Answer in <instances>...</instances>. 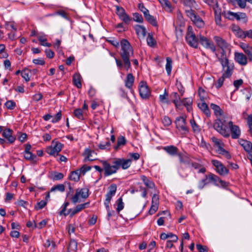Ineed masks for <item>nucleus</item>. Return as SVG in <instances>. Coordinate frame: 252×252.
Here are the masks:
<instances>
[{"mask_svg": "<svg viewBox=\"0 0 252 252\" xmlns=\"http://www.w3.org/2000/svg\"><path fill=\"white\" fill-rule=\"evenodd\" d=\"M210 107L214 111V113L217 117L221 115L222 111L219 106L214 103H211L210 104Z\"/></svg>", "mask_w": 252, "mask_h": 252, "instance_id": "36", "label": "nucleus"}, {"mask_svg": "<svg viewBox=\"0 0 252 252\" xmlns=\"http://www.w3.org/2000/svg\"><path fill=\"white\" fill-rule=\"evenodd\" d=\"M219 61L220 63V64L222 67V69L224 68L225 67H227L228 66H230V65L234 64V63H231L229 61L228 58L220 60Z\"/></svg>", "mask_w": 252, "mask_h": 252, "instance_id": "52", "label": "nucleus"}, {"mask_svg": "<svg viewBox=\"0 0 252 252\" xmlns=\"http://www.w3.org/2000/svg\"><path fill=\"white\" fill-rule=\"evenodd\" d=\"M162 149L171 156H177L179 153L178 148L173 145L163 147Z\"/></svg>", "mask_w": 252, "mask_h": 252, "instance_id": "19", "label": "nucleus"}, {"mask_svg": "<svg viewBox=\"0 0 252 252\" xmlns=\"http://www.w3.org/2000/svg\"><path fill=\"white\" fill-rule=\"evenodd\" d=\"M184 3L187 7L189 8V9L193 10V8H196V3L193 0H184Z\"/></svg>", "mask_w": 252, "mask_h": 252, "instance_id": "46", "label": "nucleus"}, {"mask_svg": "<svg viewBox=\"0 0 252 252\" xmlns=\"http://www.w3.org/2000/svg\"><path fill=\"white\" fill-rule=\"evenodd\" d=\"M13 130L10 128H5L2 131V136L4 137L9 143H13L16 138L13 135Z\"/></svg>", "mask_w": 252, "mask_h": 252, "instance_id": "17", "label": "nucleus"}, {"mask_svg": "<svg viewBox=\"0 0 252 252\" xmlns=\"http://www.w3.org/2000/svg\"><path fill=\"white\" fill-rule=\"evenodd\" d=\"M119 17L126 24H128L130 21V17L126 13H125L124 14H123Z\"/></svg>", "mask_w": 252, "mask_h": 252, "instance_id": "64", "label": "nucleus"}, {"mask_svg": "<svg viewBox=\"0 0 252 252\" xmlns=\"http://www.w3.org/2000/svg\"><path fill=\"white\" fill-rule=\"evenodd\" d=\"M247 124L249 126L248 132L252 137V114L249 115L248 116Z\"/></svg>", "mask_w": 252, "mask_h": 252, "instance_id": "57", "label": "nucleus"}, {"mask_svg": "<svg viewBox=\"0 0 252 252\" xmlns=\"http://www.w3.org/2000/svg\"><path fill=\"white\" fill-rule=\"evenodd\" d=\"M80 173L79 170L71 172L69 176V180L74 182H78L80 179Z\"/></svg>", "mask_w": 252, "mask_h": 252, "instance_id": "40", "label": "nucleus"}, {"mask_svg": "<svg viewBox=\"0 0 252 252\" xmlns=\"http://www.w3.org/2000/svg\"><path fill=\"white\" fill-rule=\"evenodd\" d=\"M134 81V77L132 75V73H128L126 77V79L125 81V86L128 89H130V91L132 92V87L133 85Z\"/></svg>", "mask_w": 252, "mask_h": 252, "instance_id": "21", "label": "nucleus"}, {"mask_svg": "<svg viewBox=\"0 0 252 252\" xmlns=\"http://www.w3.org/2000/svg\"><path fill=\"white\" fill-rule=\"evenodd\" d=\"M166 63L165 65V68L168 75H170L172 67V61L170 57H167L166 58Z\"/></svg>", "mask_w": 252, "mask_h": 252, "instance_id": "44", "label": "nucleus"}, {"mask_svg": "<svg viewBox=\"0 0 252 252\" xmlns=\"http://www.w3.org/2000/svg\"><path fill=\"white\" fill-rule=\"evenodd\" d=\"M145 19L153 26L157 27L158 26L157 21L153 16L150 14L148 15V17Z\"/></svg>", "mask_w": 252, "mask_h": 252, "instance_id": "54", "label": "nucleus"}, {"mask_svg": "<svg viewBox=\"0 0 252 252\" xmlns=\"http://www.w3.org/2000/svg\"><path fill=\"white\" fill-rule=\"evenodd\" d=\"M63 147V145L61 143L53 140L51 145L46 148V152L50 156L56 157L59 155Z\"/></svg>", "mask_w": 252, "mask_h": 252, "instance_id": "6", "label": "nucleus"}, {"mask_svg": "<svg viewBox=\"0 0 252 252\" xmlns=\"http://www.w3.org/2000/svg\"><path fill=\"white\" fill-rule=\"evenodd\" d=\"M171 97L173 98V102L177 107H178L182 105L180 97L177 93L174 92L172 93Z\"/></svg>", "mask_w": 252, "mask_h": 252, "instance_id": "31", "label": "nucleus"}, {"mask_svg": "<svg viewBox=\"0 0 252 252\" xmlns=\"http://www.w3.org/2000/svg\"><path fill=\"white\" fill-rule=\"evenodd\" d=\"M165 11L168 12L172 11V7L169 1L168 0H158Z\"/></svg>", "mask_w": 252, "mask_h": 252, "instance_id": "27", "label": "nucleus"}, {"mask_svg": "<svg viewBox=\"0 0 252 252\" xmlns=\"http://www.w3.org/2000/svg\"><path fill=\"white\" fill-rule=\"evenodd\" d=\"M89 189L87 188L76 189L75 194L71 198L72 202L75 204L80 202L81 199L87 198L89 196Z\"/></svg>", "mask_w": 252, "mask_h": 252, "instance_id": "3", "label": "nucleus"}, {"mask_svg": "<svg viewBox=\"0 0 252 252\" xmlns=\"http://www.w3.org/2000/svg\"><path fill=\"white\" fill-rule=\"evenodd\" d=\"M227 125L228 123H227L225 120L219 118L215 121L213 127L220 134L227 138L230 135Z\"/></svg>", "mask_w": 252, "mask_h": 252, "instance_id": "2", "label": "nucleus"}, {"mask_svg": "<svg viewBox=\"0 0 252 252\" xmlns=\"http://www.w3.org/2000/svg\"><path fill=\"white\" fill-rule=\"evenodd\" d=\"M74 115L75 117L80 120H84V116L82 110L80 108H77L74 110Z\"/></svg>", "mask_w": 252, "mask_h": 252, "instance_id": "48", "label": "nucleus"}, {"mask_svg": "<svg viewBox=\"0 0 252 252\" xmlns=\"http://www.w3.org/2000/svg\"><path fill=\"white\" fill-rule=\"evenodd\" d=\"M38 39L40 41V45L46 47H50L52 44L50 43L46 42L47 40L45 35H38L37 36Z\"/></svg>", "mask_w": 252, "mask_h": 252, "instance_id": "42", "label": "nucleus"}, {"mask_svg": "<svg viewBox=\"0 0 252 252\" xmlns=\"http://www.w3.org/2000/svg\"><path fill=\"white\" fill-rule=\"evenodd\" d=\"M22 77L26 80V81H29L30 80L29 71L28 70H24L21 72Z\"/></svg>", "mask_w": 252, "mask_h": 252, "instance_id": "61", "label": "nucleus"}, {"mask_svg": "<svg viewBox=\"0 0 252 252\" xmlns=\"http://www.w3.org/2000/svg\"><path fill=\"white\" fill-rule=\"evenodd\" d=\"M134 30L136 34L138 36L141 35L142 37H145L146 36L147 31L146 29L144 26L142 25H136L134 26Z\"/></svg>", "mask_w": 252, "mask_h": 252, "instance_id": "24", "label": "nucleus"}, {"mask_svg": "<svg viewBox=\"0 0 252 252\" xmlns=\"http://www.w3.org/2000/svg\"><path fill=\"white\" fill-rule=\"evenodd\" d=\"M234 68V64L230 66H228L227 67H225L224 68H222V74L224 77H226V78L230 77L233 74Z\"/></svg>", "mask_w": 252, "mask_h": 252, "instance_id": "26", "label": "nucleus"}, {"mask_svg": "<svg viewBox=\"0 0 252 252\" xmlns=\"http://www.w3.org/2000/svg\"><path fill=\"white\" fill-rule=\"evenodd\" d=\"M126 140L125 137L123 136H120L118 138L117 140V144L114 147V149L116 150H118L119 147L121 146H124L126 145Z\"/></svg>", "mask_w": 252, "mask_h": 252, "instance_id": "39", "label": "nucleus"}, {"mask_svg": "<svg viewBox=\"0 0 252 252\" xmlns=\"http://www.w3.org/2000/svg\"><path fill=\"white\" fill-rule=\"evenodd\" d=\"M101 162L103 167L104 175L106 177L117 173L119 170L116 163H115V160L113 161V165H111L106 160H101Z\"/></svg>", "mask_w": 252, "mask_h": 252, "instance_id": "4", "label": "nucleus"}, {"mask_svg": "<svg viewBox=\"0 0 252 252\" xmlns=\"http://www.w3.org/2000/svg\"><path fill=\"white\" fill-rule=\"evenodd\" d=\"M133 19L135 21L139 23H142L143 22V18L140 14L135 13L133 14Z\"/></svg>", "mask_w": 252, "mask_h": 252, "instance_id": "62", "label": "nucleus"}, {"mask_svg": "<svg viewBox=\"0 0 252 252\" xmlns=\"http://www.w3.org/2000/svg\"><path fill=\"white\" fill-rule=\"evenodd\" d=\"M59 190L61 192H63L65 190V187L63 184H58L53 187L50 190V191H54Z\"/></svg>", "mask_w": 252, "mask_h": 252, "instance_id": "53", "label": "nucleus"}, {"mask_svg": "<svg viewBox=\"0 0 252 252\" xmlns=\"http://www.w3.org/2000/svg\"><path fill=\"white\" fill-rule=\"evenodd\" d=\"M121 51L120 55L124 61V68L128 70L131 67L130 58L133 55V50L129 42L123 39L121 41Z\"/></svg>", "mask_w": 252, "mask_h": 252, "instance_id": "1", "label": "nucleus"}, {"mask_svg": "<svg viewBox=\"0 0 252 252\" xmlns=\"http://www.w3.org/2000/svg\"><path fill=\"white\" fill-rule=\"evenodd\" d=\"M227 1L233 5L237 4L241 8H245L246 7V0H226Z\"/></svg>", "mask_w": 252, "mask_h": 252, "instance_id": "28", "label": "nucleus"}, {"mask_svg": "<svg viewBox=\"0 0 252 252\" xmlns=\"http://www.w3.org/2000/svg\"><path fill=\"white\" fill-rule=\"evenodd\" d=\"M230 131L231 137L233 139H238L241 135V130L238 126L234 125L232 121L228 122Z\"/></svg>", "mask_w": 252, "mask_h": 252, "instance_id": "14", "label": "nucleus"}, {"mask_svg": "<svg viewBox=\"0 0 252 252\" xmlns=\"http://www.w3.org/2000/svg\"><path fill=\"white\" fill-rule=\"evenodd\" d=\"M196 248L199 252H208V247L201 244H197Z\"/></svg>", "mask_w": 252, "mask_h": 252, "instance_id": "63", "label": "nucleus"}, {"mask_svg": "<svg viewBox=\"0 0 252 252\" xmlns=\"http://www.w3.org/2000/svg\"><path fill=\"white\" fill-rule=\"evenodd\" d=\"M186 41L188 43L194 48L198 47V38L194 33H187L186 36Z\"/></svg>", "mask_w": 252, "mask_h": 252, "instance_id": "15", "label": "nucleus"}, {"mask_svg": "<svg viewBox=\"0 0 252 252\" xmlns=\"http://www.w3.org/2000/svg\"><path fill=\"white\" fill-rule=\"evenodd\" d=\"M89 203H90L89 202H86L84 204L77 205L74 208V209L77 211V212L78 213V212H80L81 211H82L83 209L86 208L87 207V206L89 204Z\"/></svg>", "mask_w": 252, "mask_h": 252, "instance_id": "60", "label": "nucleus"}, {"mask_svg": "<svg viewBox=\"0 0 252 252\" xmlns=\"http://www.w3.org/2000/svg\"><path fill=\"white\" fill-rule=\"evenodd\" d=\"M205 3L212 7L214 10L216 8H219L218 3L217 0H203Z\"/></svg>", "mask_w": 252, "mask_h": 252, "instance_id": "47", "label": "nucleus"}, {"mask_svg": "<svg viewBox=\"0 0 252 252\" xmlns=\"http://www.w3.org/2000/svg\"><path fill=\"white\" fill-rule=\"evenodd\" d=\"M115 163H116L119 169L121 167L123 169L125 170L130 166L131 159L118 158L115 159Z\"/></svg>", "mask_w": 252, "mask_h": 252, "instance_id": "13", "label": "nucleus"}, {"mask_svg": "<svg viewBox=\"0 0 252 252\" xmlns=\"http://www.w3.org/2000/svg\"><path fill=\"white\" fill-rule=\"evenodd\" d=\"M5 106L9 110H13L16 106V103L13 100H8L5 103Z\"/></svg>", "mask_w": 252, "mask_h": 252, "instance_id": "58", "label": "nucleus"}, {"mask_svg": "<svg viewBox=\"0 0 252 252\" xmlns=\"http://www.w3.org/2000/svg\"><path fill=\"white\" fill-rule=\"evenodd\" d=\"M25 158L32 162H36L37 156L33 154L32 152H24Z\"/></svg>", "mask_w": 252, "mask_h": 252, "instance_id": "35", "label": "nucleus"}, {"mask_svg": "<svg viewBox=\"0 0 252 252\" xmlns=\"http://www.w3.org/2000/svg\"><path fill=\"white\" fill-rule=\"evenodd\" d=\"M222 15L226 19L230 20H234V12L231 11H224L222 12Z\"/></svg>", "mask_w": 252, "mask_h": 252, "instance_id": "49", "label": "nucleus"}, {"mask_svg": "<svg viewBox=\"0 0 252 252\" xmlns=\"http://www.w3.org/2000/svg\"><path fill=\"white\" fill-rule=\"evenodd\" d=\"M209 183L210 182L209 181V177H208V175H206L205 176V178L199 182L198 188L200 189H202L206 185Z\"/></svg>", "mask_w": 252, "mask_h": 252, "instance_id": "51", "label": "nucleus"}, {"mask_svg": "<svg viewBox=\"0 0 252 252\" xmlns=\"http://www.w3.org/2000/svg\"><path fill=\"white\" fill-rule=\"evenodd\" d=\"M212 164L215 167L217 172L221 176H225L229 173V170L220 161L212 160Z\"/></svg>", "mask_w": 252, "mask_h": 252, "instance_id": "8", "label": "nucleus"}, {"mask_svg": "<svg viewBox=\"0 0 252 252\" xmlns=\"http://www.w3.org/2000/svg\"><path fill=\"white\" fill-rule=\"evenodd\" d=\"M139 92L141 98L147 99L149 98L151 92L145 81H141L139 85Z\"/></svg>", "mask_w": 252, "mask_h": 252, "instance_id": "10", "label": "nucleus"}, {"mask_svg": "<svg viewBox=\"0 0 252 252\" xmlns=\"http://www.w3.org/2000/svg\"><path fill=\"white\" fill-rule=\"evenodd\" d=\"M147 42L148 45L151 47H154L157 45V41L154 39L153 34L150 33L148 34Z\"/></svg>", "mask_w": 252, "mask_h": 252, "instance_id": "41", "label": "nucleus"}, {"mask_svg": "<svg viewBox=\"0 0 252 252\" xmlns=\"http://www.w3.org/2000/svg\"><path fill=\"white\" fill-rule=\"evenodd\" d=\"M225 78H227L226 77H224L222 74V76L217 81V83L216 84V87L218 89L220 88L222 86Z\"/></svg>", "mask_w": 252, "mask_h": 252, "instance_id": "59", "label": "nucleus"}, {"mask_svg": "<svg viewBox=\"0 0 252 252\" xmlns=\"http://www.w3.org/2000/svg\"><path fill=\"white\" fill-rule=\"evenodd\" d=\"M182 104L187 107V111L190 112L192 110V99L191 97L185 98L181 100Z\"/></svg>", "mask_w": 252, "mask_h": 252, "instance_id": "30", "label": "nucleus"}, {"mask_svg": "<svg viewBox=\"0 0 252 252\" xmlns=\"http://www.w3.org/2000/svg\"><path fill=\"white\" fill-rule=\"evenodd\" d=\"M214 11L215 13V20L216 24L219 26H221L222 24L221 15H222V13L221 12V9L220 8H216Z\"/></svg>", "mask_w": 252, "mask_h": 252, "instance_id": "25", "label": "nucleus"}, {"mask_svg": "<svg viewBox=\"0 0 252 252\" xmlns=\"http://www.w3.org/2000/svg\"><path fill=\"white\" fill-rule=\"evenodd\" d=\"M77 249V242L75 240H71L68 246V252H75Z\"/></svg>", "mask_w": 252, "mask_h": 252, "instance_id": "38", "label": "nucleus"}, {"mask_svg": "<svg viewBox=\"0 0 252 252\" xmlns=\"http://www.w3.org/2000/svg\"><path fill=\"white\" fill-rule=\"evenodd\" d=\"M243 96L245 97L247 101H249L252 94V90L251 88H245L241 90Z\"/></svg>", "mask_w": 252, "mask_h": 252, "instance_id": "34", "label": "nucleus"}, {"mask_svg": "<svg viewBox=\"0 0 252 252\" xmlns=\"http://www.w3.org/2000/svg\"><path fill=\"white\" fill-rule=\"evenodd\" d=\"M81 76L80 74L76 73L73 76V81L74 85L78 88H81L82 84L81 82Z\"/></svg>", "mask_w": 252, "mask_h": 252, "instance_id": "33", "label": "nucleus"}, {"mask_svg": "<svg viewBox=\"0 0 252 252\" xmlns=\"http://www.w3.org/2000/svg\"><path fill=\"white\" fill-rule=\"evenodd\" d=\"M185 12L188 17L190 18L196 27L201 28L204 26V22L195 12L192 9H186Z\"/></svg>", "mask_w": 252, "mask_h": 252, "instance_id": "5", "label": "nucleus"}, {"mask_svg": "<svg viewBox=\"0 0 252 252\" xmlns=\"http://www.w3.org/2000/svg\"><path fill=\"white\" fill-rule=\"evenodd\" d=\"M168 94L166 92V90L164 91L163 94H160L159 96V99L160 101L162 103H169L168 100Z\"/></svg>", "mask_w": 252, "mask_h": 252, "instance_id": "50", "label": "nucleus"}, {"mask_svg": "<svg viewBox=\"0 0 252 252\" xmlns=\"http://www.w3.org/2000/svg\"><path fill=\"white\" fill-rule=\"evenodd\" d=\"M199 42L204 48L210 49L213 53L216 52V47L214 44L205 36L200 34Z\"/></svg>", "mask_w": 252, "mask_h": 252, "instance_id": "9", "label": "nucleus"}, {"mask_svg": "<svg viewBox=\"0 0 252 252\" xmlns=\"http://www.w3.org/2000/svg\"><path fill=\"white\" fill-rule=\"evenodd\" d=\"M141 179L147 187L151 189H153L155 187V184L154 182L148 179L145 175H142L141 176Z\"/></svg>", "mask_w": 252, "mask_h": 252, "instance_id": "37", "label": "nucleus"}, {"mask_svg": "<svg viewBox=\"0 0 252 252\" xmlns=\"http://www.w3.org/2000/svg\"><path fill=\"white\" fill-rule=\"evenodd\" d=\"M211 140L214 143V145L218 148L219 153L224 149L223 148L224 144L220 139L215 137H212Z\"/></svg>", "mask_w": 252, "mask_h": 252, "instance_id": "29", "label": "nucleus"}, {"mask_svg": "<svg viewBox=\"0 0 252 252\" xmlns=\"http://www.w3.org/2000/svg\"><path fill=\"white\" fill-rule=\"evenodd\" d=\"M93 155H96V153L94 151L91 150L89 148L85 149L83 155L85 157V160L93 161L95 158H93Z\"/></svg>", "mask_w": 252, "mask_h": 252, "instance_id": "22", "label": "nucleus"}, {"mask_svg": "<svg viewBox=\"0 0 252 252\" xmlns=\"http://www.w3.org/2000/svg\"><path fill=\"white\" fill-rule=\"evenodd\" d=\"M190 124L192 127V130L194 132H199L200 131V128L199 126L196 123L194 119H191L190 120Z\"/></svg>", "mask_w": 252, "mask_h": 252, "instance_id": "55", "label": "nucleus"}, {"mask_svg": "<svg viewBox=\"0 0 252 252\" xmlns=\"http://www.w3.org/2000/svg\"><path fill=\"white\" fill-rule=\"evenodd\" d=\"M117 190V186L116 184H112L109 187V191L106 194V199L104 202V205L106 208H108L110 201L112 197L115 194Z\"/></svg>", "mask_w": 252, "mask_h": 252, "instance_id": "12", "label": "nucleus"}, {"mask_svg": "<svg viewBox=\"0 0 252 252\" xmlns=\"http://www.w3.org/2000/svg\"><path fill=\"white\" fill-rule=\"evenodd\" d=\"M177 156L178 157L181 163L184 164H189V158L186 155L179 152Z\"/></svg>", "mask_w": 252, "mask_h": 252, "instance_id": "43", "label": "nucleus"}, {"mask_svg": "<svg viewBox=\"0 0 252 252\" xmlns=\"http://www.w3.org/2000/svg\"><path fill=\"white\" fill-rule=\"evenodd\" d=\"M214 40L215 41L217 45L220 49H229V44L226 41L219 36H215L213 37Z\"/></svg>", "mask_w": 252, "mask_h": 252, "instance_id": "18", "label": "nucleus"}, {"mask_svg": "<svg viewBox=\"0 0 252 252\" xmlns=\"http://www.w3.org/2000/svg\"><path fill=\"white\" fill-rule=\"evenodd\" d=\"M234 60L241 65H246L248 63V59L242 53L235 52Z\"/></svg>", "mask_w": 252, "mask_h": 252, "instance_id": "16", "label": "nucleus"}, {"mask_svg": "<svg viewBox=\"0 0 252 252\" xmlns=\"http://www.w3.org/2000/svg\"><path fill=\"white\" fill-rule=\"evenodd\" d=\"M225 49H220V52H218V53H216V56L217 58L218 61L228 58L226 56Z\"/></svg>", "mask_w": 252, "mask_h": 252, "instance_id": "45", "label": "nucleus"}, {"mask_svg": "<svg viewBox=\"0 0 252 252\" xmlns=\"http://www.w3.org/2000/svg\"><path fill=\"white\" fill-rule=\"evenodd\" d=\"M208 177H209V181L213 183L215 186H220L222 187H226L228 186L227 182L222 181L219 177L212 173L208 174Z\"/></svg>", "mask_w": 252, "mask_h": 252, "instance_id": "11", "label": "nucleus"}, {"mask_svg": "<svg viewBox=\"0 0 252 252\" xmlns=\"http://www.w3.org/2000/svg\"><path fill=\"white\" fill-rule=\"evenodd\" d=\"M175 124L176 127L182 134H187L189 129L186 126V119L183 117H179L176 119Z\"/></svg>", "mask_w": 252, "mask_h": 252, "instance_id": "7", "label": "nucleus"}, {"mask_svg": "<svg viewBox=\"0 0 252 252\" xmlns=\"http://www.w3.org/2000/svg\"><path fill=\"white\" fill-rule=\"evenodd\" d=\"M117 207L116 208L117 212L119 213L121 210H122L124 207V204L123 202L122 197L119 198L117 201Z\"/></svg>", "mask_w": 252, "mask_h": 252, "instance_id": "56", "label": "nucleus"}, {"mask_svg": "<svg viewBox=\"0 0 252 252\" xmlns=\"http://www.w3.org/2000/svg\"><path fill=\"white\" fill-rule=\"evenodd\" d=\"M198 106L199 109L202 111L207 117L210 116V111L209 109L207 104L205 102H201L198 103Z\"/></svg>", "mask_w": 252, "mask_h": 252, "instance_id": "32", "label": "nucleus"}, {"mask_svg": "<svg viewBox=\"0 0 252 252\" xmlns=\"http://www.w3.org/2000/svg\"><path fill=\"white\" fill-rule=\"evenodd\" d=\"M239 142L244 149L248 153L252 152V143L251 142L244 139H240Z\"/></svg>", "mask_w": 252, "mask_h": 252, "instance_id": "20", "label": "nucleus"}, {"mask_svg": "<svg viewBox=\"0 0 252 252\" xmlns=\"http://www.w3.org/2000/svg\"><path fill=\"white\" fill-rule=\"evenodd\" d=\"M234 20L236 19L237 21H242L244 23L248 22V17L245 13L243 12H234Z\"/></svg>", "mask_w": 252, "mask_h": 252, "instance_id": "23", "label": "nucleus"}]
</instances>
